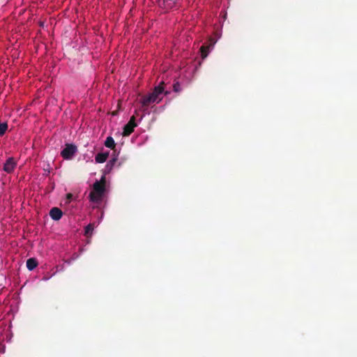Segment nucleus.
<instances>
[{
	"instance_id": "6",
	"label": "nucleus",
	"mask_w": 357,
	"mask_h": 357,
	"mask_svg": "<svg viewBox=\"0 0 357 357\" xmlns=\"http://www.w3.org/2000/svg\"><path fill=\"white\" fill-rule=\"evenodd\" d=\"M177 1L178 0H158V4L165 9H170L176 5Z\"/></svg>"
},
{
	"instance_id": "17",
	"label": "nucleus",
	"mask_w": 357,
	"mask_h": 357,
	"mask_svg": "<svg viewBox=\"0 0 357 357\" xmlns=\"http://www.w3.org/2000/svg\"><path fill=\"white\" fill-rule=\"evenodd\" d=\"M72 197H73V195L71 193L67 194L66 198L68 202H70L71 200Z\"/></svg>"
},
{
	"instance_id": "8",
	"label": "nucleus",
	"mask_w": 357,
	"mask_h": 357,
	"mask_svg": "<svg viewBox=\"0 0 357 357\" xmlns=\"http://www.w3.org/2000/svg\"><path fill=\"white\" fill-rule=\"evenodd\" d=\"M211 44L210 45H202L200 47L201 56L203 59L207 57L210 48L214 45L215 41L213 38H210Z\"/></svg>"
},
{
	"instance_id": "16",
	"label": "nucleus",
	"mask_w": 357,
	"mask_h": 357,
	"mask_svg": "<svg viewBox=\"0 0 357 357\" xmlns=\"http://www.w3.org/2000/svg\"><path fill=\"white\" fill-rule=\"evenodd\" d=\"M117 159L116 158H113L112 159H111L109 160V162L107 163V167H109L111 169L115 164V162H116Z\"/></svg>"
},
{
	"instance_id": "7",
	"label": "nucleus",
	"mask_w": 357,
	"mask_h": 357,
	"mask_svg": "<svg viewBox=\"0 0 357 357\" xmlns=\"http://www.w3.org/2000/svg\"><path fill=\"white\" fill-rule=\"evenodd\" d=\"M63 213L61 210L57 207L52 208L50 211V216L54 220H59L61 218Z\"/></svg>"
},
{
	"instance_id": "15",
	"label": "nucleus",
	"mask_w": 357,
	"mask_h": 357,
	"mask_svg": "<svg viewBox=\"0 0 357 357\" xmlns=\"http://www.w3.org/2000/svg\"><path fill=\"white\" fill-rule=\"evenodd\" d=\"M173 90H174V91H175L176 93L181 91L182 89H181V84L178 82H176L174 84Z\"/></svg>"
},
{
	"instance_id": "4",
	"label": "nucleus",
	"mask_w": 357,
	"mask_h": 357,
	"mask_svg": "<svg viewBox=\"0 0 357 357\" xmlns=\"http://www.w3.org/2000/svg\"><path fill=\"white\" fill-rule=\"evenodd\" d=\"M93 190L96 192V194L102 195L105 190V178L102 176L100 181H96L93 185Z\"/></svg>"
},
{
	"instance_id": "5",
	"label": "nucleus",
	"mask_w": 357,
	"mask_h": 357,
	"mask_svg": "<svg viewBox=\"0 0 357 357\" xmlns=\"http://www.w3.org/2000/svg\"><path fill=\"white\" fill-rule=\"evenodd\" d=\"M16 166L17 162L15 159L13 157H10L6 160V162L4 163L3 169L6 173L10 174L14 171Z\"/></svg>"
},
{
	"instance_id": "12",
	"label": "nucleus",
	"mask_w": 357,
	"mask_h": 357,
	"mask_svg": "<svg viewBox=\"0 0 357 357\" xmlns=\"http://www.w3.org/2000/svg\"><path fill=\"white\" fill-rule=\"evenodd\" d=\"M102 195L96 194V192L92 190L89 194L90 201L94 203H97L101 200Z\"/></svg>"
},
{
	"instance_id": "13",
	"label": "nucleus",
	"mask_w": 357,
	"mask_h": 357,
	"mask_svg": "<svg viewBox=\"0 0 357 357\" xmlns=\"http://www.w3.org/2000/svg\"><path fill=\"white\" fill-rule=\"evenodd\" d=\"M94 229V225L92 223L89 224L85 227L84 234L86 236H91Z\"/></svg>"
},
{
	"instance_id": "9",
	"label": "nucleus",
	"mask_w": 357,
	"mask_h": 357,
	"mask_svg": "<svg viewBox=\"0 0 357 357\" xmlns=\"http://www.w3.org/2000/svg\"><path fill=\"white\" fill-rule=\"evenodd\" d=\"M108 156V151L104 153H98L95 157L96 162L98 163H103L107 160Z\"/></svg>"
},
{
	"instance_id": "10",
	"label": "nucleus",
	"mask_w": 357,
	"mask_h": 357,
	"mask_svg": "<svg viewBox=\"0 0 357 357\" xmlns=\"http://www.w3.org/2000/svg\"><path fill=\"white\" fill-rule=\"evenodd\" d=\"M38 266V261L35 258H29L26 261V267L29 271H33Z\"/></svg>"
},
{
	"instance_id": "1",
	"label": "nucleus",
	"mask_w": 357,
	"mask_h": 357,
	"mask_svg": "<svg viewBox=\"0 0 357 357\" xmlns=\"http://www.w3.org/2000/svg\"><path fill=\"white\" fill-rule=\"evenodd\" d=\"M164 82H161L159 85L155 86L153 92L147 96H144L140 100L143 107H148L152 103H159L162 97L161 96L163 93L167 95L169 93V91H165Z\"/></svg>"
},
{
	"instance_id": "2",
	"label": "nucleus",
	"mask_w": 357,
	"mask_h": 357,
	"mask_svg": "<svg viewBox=\"0 0 357 357\" xmlns=\"http://www.w3.org/2000/svg\"><path fill=\"white\" fill-rule=\"evenodd\" d=\"M77 152V147L73 144H66L61 151V155L65 160H71Z\"/></svg>"
},
{
	"instance_id": "3",
	"label": "nucleus",
	"mask_w": 357,
	"mask_h": 357,
	"mask_svg": "<svg viewBox=\"0 0 357 357\" xmlns=\"http://www.w3.org/2000/svg\"><path fill=\"white\" fill-rule=\"evenodd\" d=\"M136 119L135 116L133 115L130 117L129 121L125 125L123 131V136H129L134 131L135 127L137 126V123L135 122Z\"/></svg>"
},
{
	"instance_id": "14",
	"label": "nucleus",
	"mask_w": 357,
	"mask_h": 357,
	"mask_svg": "<svg viewBox=\"0 0 357 357\" xmlns=\"http://www.w3.org/2000/svg\"><path fill=\"white\" fill-rule=\"evenodd\" d=\"M8 129V124L6 123H0V136L5 134Z\"/></svg>"
},
{
	"instance_id": "11",
	"label": "nucleus",
	"mask_w": 357,
	"mask_h": 357,
	"mask_svg": "<svg viewBox=\"0 0 357 357\" xmlns=\"http://www.w3.org/2000/svg\"><path fill=\"white\" fill-rule=\"evenodd\" d=\"M105 146L115 151L116 143L113 137L111 136H109L106 138V140L105 141Z\"/></svg>"
}]
</instances>
